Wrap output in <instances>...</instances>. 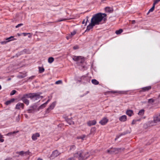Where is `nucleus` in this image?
Returning a JSON list of instances; mask_svg holds the SVG:
<instances>
[{
    "instance_id": "obj_49",
    "label": "nucleus",
    "mask_w": 160,
    "mask_h": 160,
    "mask_svg": "<svg viewBox=\"0 0 160 160\" xmlns=\"http://www.w3.org/2000/svg\"><path fill=\"white\" fill-rule=\"evenodd\" d=\"M22 34H23L24 36H25L28 34H30V33H22Z\"/></svg>"
},
{
    "instance_id": "obj_52",
    "label": "nucleus",
    "mask_w": 160,
    "mask_h": 160,
    "mask_svg": "<svg viewBox=\"0 0 160 160\" xmlns=\"http://www.w3.org/2000/svg\"><path fill=\"white\" fill-rule=\"evenodd\" d=\"M75 148V147L74 145H72L70 149H74Z\"/></svg>"
},
{
    "instance_id": "obj_48",
    "label": "nucleus",
    "mask_w": 160,
    "mask_h": 160,
    "mask_svg": "<svg viewBox=\"0 0 160 160\" xmlns=\"http://www.w3.org/2000/svg\"><path fill=\"white\" fill-rule=\"evenodd\" d=\"M73 48L74 50L77 49L78 48V46H75L73 47Z\"/></svg>"
},
{
    "instance_id": "obj_17",
    "label": "nucleus",
    "mask_w": 160,
    "mask_h": 160,
    "mask_svg": "<svg viewBox=\"0 0 160 160\" xmlns=\"http://www.w3.org/2000/svg\"><path fill=\"white\" fill-rule=\"evenodd\" d=\"M126 114L129 117H131L134 114L133 111L130 109L127 110Z\"/></svg>"
},
{
    "instance_id": "obj_59",
    "label": "nucleus",
    "mask_w": 160,
    "mask_h": 160,
    "mask_svg": "<svg viewBox=\"0 0 160 160\" xmlns=\"http://www.w3.org/2000/svg\"><path fill=\"white\" fill-rule=\"evenodd\" d=\"M38 160H42V159L38 158Z\"/></svg>"
},
{
    "instance_id": "obj_43",
    "label": "nucleus",
    "mask_w": 160,
    "mask_h": 160,
    "mask_svg": "<svg viewBox=\"0 0 160 160\" xmlns=\"http://www.w3.org/2000/svg\"><path fill=\"white\" fill-rule=\"evenodd\" d=\"M35 77V76H32L31 77L29 78L27 80L28 81L29 80H30L33 79Z\"/></svg>"
},
{
    "instance_id": "obj_44",
    "label": "nucleus",
    "mask_w": 160,
    "mask_h": 160,
    "mask_svg": "<svg viewBox=\"0 0 160 160\" xmlns=\"http://www.w3.org/2000/svg\"><path fill=\"white\" fill-rule=\"evenodd\" d=\"M20 116L19 115H18V116L16 118V120L17 122H18L20 121Z\"/></svg>"
},
{
    "instance_id": "obj_6",
    "label": "nucleus",
    "mask_w": 160,
    "mask_h": 160,
    "mask_svg": "<svg viewBox=\"0 0 160 160\" xmlns=\"http://www.w3.org/2000/svg\"><path fill=\"white\" fill-rule=\"evenodd\" d=\"M121 149V148H112L108 150L107 152L108 153L110 154H112L113 153L116 154L118 153L119 151Z\"/></svg>"
},
{
    "instance_id": "obj_3",
    "label": "nucleus",
    "mask_w": 160,
    "mask_h": 160,
    "mask_svg": "<svg viewBox=\"0 0 160 160\" xmlns=\"http://www.w3.org/2000/svg\"><path fill=\"white\" fill-rule=\"evenodd\" d=\"M153 118V120L148 122L149 124L151 126L156 125L158 122H160V114L155 115Z\"/></svg>"
},
{
    "instance_id": "obj_28",
    "label": "nucleus",
    "mask_w": 160,
    "mask_h": 160,
    "mask_svg": "<svg viewBox=\"0 0 160 160\" xmlns=\"http://www.w3.org/2000/svg\"><path fill=\"white\" fill-rule=\"evenodd\" d=\"M69 19L68 18H63L59 19L58 20L56 21V22H60L63 21H65L66 20L68 19Z\"/></svg>"
},
{
    "instance_id": "obj_19",
    "label": "nucleus",
    "mask_w": 160,
    "mask_h": 160,
    "mask_svg": "<svg viewBox=\"0 0 160 160\" xmlns=\"http://www.w3.org/2000/svg\"><path fill=\"white\" fill-rule=\"evenodd\" d=\"M145 112V110L144 109H141L140 110L138 113V114L140 117H141V118H143L142 117L143 116Z\"/></svg>"
},
{
    "instance_id": "obj_41",
    "label": "nucleus",
    "mask_w": 160,
    "mask_h": 160,
    "mask_svg": "<svg viewBox=\"0 0 160 160\" xmlns=\"http://www.w3.org/2000/svg\"><path fill=\"white\" fill-rule=\"evenodd\" d=\"M160 1V0H155L153 4L155 6V5L157 4Z\"/></svg>"
},
{
    "instance_id": "obj_2",
    "label": "nucleus",
    "mask_w": 160,
    "mask_h": 160,
    "mask_svg": "<svg viewBox=\"0 0 160 160\" xmlns=\"http://www.w3.org/2000/svg\"><path fill=\"white\" fill-rule=\"evenodd\" d=\"M88 152H83L82 151H79L75 153L74 157H78L79 160H85L89 156Z\"/></svg>"
},
{
    "instance_id": "obj_40",
    "label": "nucleus",
    "mask_w": 160,
    "mask_h": 160,
    "mask_svg": "<svg viewBox=\"0 0 160 160\" xmlns=\"http://www.w3.org/2000/svg\"><path fill=\"white\" fill-rule=\"evenodd\" d=\"M16 92V91L15 90H13L10 93L11 95H12L14 94Z\"/></svg>"
},
{
    "instance_id": "obj_46",
    "label": "nucleus",
    "mask_w": 160,
    "mask_h": 160,
    "mask_svg": "<svg viewBox=\"0 0 160 160\" xmlns=\"http://www.w3.org/2000/svg\"><path fill=\"white\" fill-rule=\"evenodd\" d=\"M11 101L10 100L6 102L5 104L6 105H8L9 104L11 103Z\"/></svg>"
},
{
    "instance_id": "obj_58",
    "label": "nucleus",
    "mask_w": 160,
    "mask_h": 160,
    "mask_svg": "<svg viewBox=\"0 0 160 160\" xmlns=\"http://www.w3.org/2000/svg\"><path fill=\"white\" fill-rule=\"evenodd\" d=\"M84 22H85V20H83V21H82V23L83 24H84Z\"/></svg>"
},
{
    "instance_id": "obj_31",
    "label": "nucleus",
    "mask_w": 160,
    "mask_h": 160,
    "mask_svg": "<svg viewBox=\"0 0 160 160\" xmlns=\"http://www.w3.org/2000/svg\"><path fill=\"white\" fill-rule=\"evenodd\" d=\"M123 30L122 29H120L119 30L116 31L115 33L116 34L118 35L121 34Z\"/></svg>"
},
{
    "instance_id": "obj_57",
    "label": "nucleus",
    "mask_w": 160,
    "mask_h": 160,
    "mask_svg": "<svg viewBox=\"0 0 160 160\" xmlns=\"http://www.w3.org/2000/svg\"><path fill=\"white\" fill-rule=\"evenodd\" d=\"M88 18H87V20H86V24L87 23V22H88Z\"/></svg>"
},
{
    "instance_id": "obj_54",
    "label": "nucleus",
    "mask_w": 160,
    "mask_h": 160,
    "mask_svg": "<svg viewBox=\"0 0 160 160\" xmlns=\"http://www.w3.org/2000/svg\"><path fill=\"white\" fill-rule=\"evenodd\" d=\"M132 24H134L135 23V20H132Z\"/></svg>"
},
{
    "instance_id": "obj_8",
    "label": "nucleus",
    "mask_w": 160,
    "mask_h": 160,
    "mask_svg": "<svg viewBox=\"0 0 160 160\" xmlns=\"http://www.w3.org/2000/svg\"><path fill=\"white\" fill-rule=\"evenodd\" d=\"M37 106L36 105H34L30 107V109L28 110V112L29 113H33L36 111Z\"/></svg>"
},
{
    "instance_id": "obj_60",
    "label": "nucleus",
    "mask_w": 160,
    "mask_h": 160,
    "mask_svg": "<svg viewBox=\"0 0 160 160\" xmlns=\"http://www.w3.org/2000/svg\"><path fill=\"white\" fill-rule=\"evenodd\" d=\"M11 80V78H9L8 79V81H9V80Z\"/></svg>"
},
{
    "instance_id": "obj_34",
    "label": "nucleus",
    "mask_w": 160,
    "mask_h": 160,
    "mask_svg": "<svg viewBox=\"0 0 160 160\" xmlns=\"http://www.w3.org/2000/svg\"><path fill=\"white\" fill-rule=\"evenodd\" d=\"M46 106V105L45 104V103H43V104L41 105L38 108V111L39 110V109H42V108H45Z\"/></svg>"
},
{
    "instance_id": "obj_61",
    "label": "nucleus",
    "mask_w": 160,
    "mask_h": 160,
    "mask_svg": "<svg viewBox=\"0 0 160 160\" xmlns=\"http://www.w3.org/2000/svg\"><path fill=\"white\" fill-rule=\"evenodd\" d=\"M1 89V86L0 85V90Z\"/></svg>"
},
{
    "instance_id": "obj_12",
    "label": "nucleus",
    "mask_w": 160,
    "mask_h": 160,
    "mask_svg": "<svg viewBox=\"0 0 160 160\" xmlns=\"http://www.w3.org/2000/svg\"><path fill=\"white\" fill-rule=\"evenodd\" d=\"M59 154L60 153L57 150H55L52 152L51 155V157L54 158L58 156Z\"/></svg>"
},
{
    "instance_id": "obj_18",
    "label": "nucleus",
    "mask_w": 160,
    "mask_h": 160,
    "mask_svg": "<svg viewBox=\"0 0 160 160\" xmlns=\"http://www.w3.org/2000/svg\"><path fill=\"white\" fill-rule=\"evenodd\" d=\"M151 86H148L142 88V91L143 92L148 91L151 89Z\"/></svg>"
},
{
    "instance_id": "obj_11",
    "label": "nucleus",
    "mask_w": 160,
    "mask_h": 160,
    "mask_svg": "<svg viewBox=\"0 0 160 160\" xmlns=\"http://www.w3.org/2000/svg\"><path fill=\"white\" fill-rule=\"evenodd\" d=\"M95 25H95L94 24L92 23V22L91 21V23H90L87 27L86 31H89Z\"/></svg>"
},
{
    "instance_id": "obj_21",
    "label": "nucleus",
    "mask_w": 160,
    "mask_h": 160,
    "mask_svg": "<svg viewBox=\"0 0 160 160\" xmlns=\"http://www.w3.org/2000/svg\"><path fill=\"white\" fill-rule=\"evenodd\" d=\"M6 40H7V41L8 42L16 40V39L14 38L13 36H11L8 38H7Z\"/></svg>"
},
{
    "instance_id": "obj_4",
    "label": "nucleus",
    "mask_w": 160,
    "mask_h": 160,
    "mask_svg": "<svg viewBox=\"0 0 160 160\" xmlns=\"http://www.w3.org/2000/svg\"><path fill=\"white\" fill-rule=\"evenodd\" d=\"M30 95V93L25 94L23 95L21 98V99L27 105H28L29 104V102L27 98H30V97H31Z\"/></svg>"
},
{
    "instance_id": "obj_42",
    "label": "nucleus",
    "mask_w": 160,
    "mask_h": 160,
    "mask_svg": "<svg viewBox=\"0 0 160 160\" xmlns=\"http://www.w3.org/2000/svg\"><path fill=\"white\" fill-rule=\"evenodd\" d=\"M62 82V81L61 80H58L55 83L56 84H61Z\"/></svg>"
},
{
    "instance_id": "obj_23",
    "label": "nucleus",
    "mask_w": 160,
    "mask_h": 160,
    "mask_svg": "<svg viewBox=\"0 0 160 160\" xmlns=\"http://www.w3.org/2000/svg\"><path fill=\"white\" fill-rule=\"evenodd\" d=\"M84 58L82 56H80V58H79V59L78 60L77 62L78 63H82L84 62Z\"/></svg>"
},
{
    "instance_id": "obj_25",
    "label": "nucleus",
    "mask_w": 160,
    "mask_h": 160,
    "mask_svg": "<svg viewBox=\"0 0 160 160\" xmlns=\"http://www.w3.org/2000/svg\"><path fill=\"white\" fill-rule=\"evenodd\" d=\"M86 137V135H83L82 136H78L77 137L78 139H81L82 140H84Z\"/></svg>"
},
{
    "instance_id": "obj_39",
    "label": "nucleus",
    "mask_w": 160,
    "mask_h": 160,
    "mask_svg": "<svg viewBox=\"0 0 160 160\" xmlns=\"http://www.w3.org/2000/svg\"><path fill=\"white\" fill-rule=\"evenodd\" d=\"M3 136L0 134V141L1 142H3L4 141V139H3Z\"/></svg>"
},
{
    "instance_id": "obj_56",
    "label": "nucleus",
    "mask_w": 160,
    "mask_h": 160,
    "mask_svg": "<svg viewBox=\"0 0 160 160\" xmlns=\"http://www.w3.org/2000/svg\"><path fill=\"white\" fill-rule=\"evenodd\" d=\"M31 37H32V36L31 35H29V36H28V37L29 38H31Z\"/></svg>"
},
{
    "instance_id": "obj_62",
    "label": "nucleus",
    "mask_w": 160,
    "mask_h": 160,
    "mask_svg": "<svg viewBox=\"0 0 160 160\" xmlns=\"http://www.w3.org/2000/svg\"><path fill=\"white\" fill-rule=\"evenodd\" d=\"M159 97H160V95H159Z\"/></svg>"
},
{
    "instance_id": "obj_16",
    "label": "nucleus",
    "mask_w": 160,
    "mask_h": 160,
    "mask_svg": "<svg viewBox=\"0 0 160 160\" xmlns=\"http://www.w3.org/2000/svg\"><path fill=\"white\" fill-rule=\"evenodd\" d=\"M127 119V116L125 115H123L120 117L119 120L122 122L126 121Z\"/></svg>"
},
{
    "instance_id": "obj_53",
    "label": "nucleus",
    "mask_w": 160,
    "mask_h": 160,
    "mask_svg": "<svg viewBox=\"0 0 160 160\" xmlns=\"http://www.w3.org/2000/svg\"><path fill=\"white\" fill-rule=\"evenodd\" d=\"M50 101V99H48L47 101L45 102V104L47 105V103Z\"/></svg>"
},
{
    "instance_id": "obj_35",
    "label": "nucleus",
    "mask_w": 160,
    "mask_h": 160,
    "mask_svg": "<svg viewBox=\"0 0 160 160\" xmlns=\"http://www.w3.org/2000/svg\"><path fill=\"white\" fill-rule=\"evenodd\" d=\"M39 72L41 73L44 72V69L43 68L39 67Z\"/></svg>"
},
{
    "instance_id": "obj_26",
    "label": "nucleus",
    "mask_w": 160,
    "mask_h": 160,
    "mask_svg": "<svg viewBox=\"0 0 160 160\" xmlns=\"http://www.w3.org/2000/svg\"><path fill=\"white\" fill-rule=\"evenodd\" d=\"M18 131H14L13 132H10L7 133L6 135L7 136H10L13 134H14L18 132Z\"/></svg>"
},
{
    "instance_id": "obj_20",
    "label": "nucleus",
    "mask_w": 160,
    "mask_h": 160,
    "mask_svg": "<svg viewBox=\"0 0 160 160\" xmlns=\"http://www.w3.org/2000/svg\"><path fill=\"white\" fill-rule=\"evenodd\" d=\"M105 10L106 12H111L113 11L112 8L109 7H106Z\"/></svg>"
},
{
    "instance_id": "obj_15",
    "label": "nucleus",
    "mask_w": 160,
    "mask_h": 160,
    "mask_svg": "<svg viewBox=\"0 0 160 160\" xmlns=\"http://www.w3.org/2000/svg\"><path fill=\"white\" fill-rule=\"evenodd\" d=\"M24 105L23 103L20 102L18 103L16 106V108L17 109H19L21 108L22 109L24 108Z\"/></svg>"
},
{
    "instance_id": "obj_7",
    "label": "nucleus",
    "mask_w": 160,
    "mask_h": 160,
    "mask_svg": "<svg viewBox=\"0 0 160 160\" xmlns=\"http://www.w3.org/2000/svg\"><path fill=\"white\" fill-rule=\"evenodd\" d=\"M56 104L55 102H53L46 111V113H49L51 110L53 109L56 105Z\"/></svg>"
},
{
    "instance_id": "obj_27",
    "label": "nucleus",
    "mask_w": 160,
    "mask_h": 160,
    "mask_svg": "<svg viewBox=\"0 0 160 160\" xmlns=\"http://www.w3.org/2000/svg\"><path fill=\"white\" fill-rule=\"evenodd\" d=\"M92 82L94 85H98L99 84V82L96 79H92Z\"/></svg>"
},
{
    "instance_id": "obj_33",
    "label": "nucleus",
    "mask_w": 160,
    "mask_h": 160,
    "mask_svg": "<svg viewBox=\"0 0 160 160\" xmlns=\"http://www.w3.org/2000/svg\"><path fill=\"white\" fill-rule=\"evenodd\" d=\"M26 76H27V74L26 73H25L24 74H23V75H18V77L20 78H22L25 77Z\"/></svg>"
},
{
    "instance_id": "obj_50",
    "label": "nucleus",
    "mask_w": 160,
    "mask_h": 160,
    "mask_svg": "<svg viewBox=\"0 0 160 160\" xmlns=\"http://www.w3.org/2000/svg\"><path fill=\"white\" fill-rule=\"evenodd\" d=\"M7 41H3V42H1V43L2 44H6L7 42Z\"/></svg>"
},
{
    "instance_id": "obj_29",
    "label": "nucleus",
    "mask_w": 160,
    "mask_h": 160,
    "mask_svg": "<svg viewBox=\"0 0 160 160\" xmlns=\"http://www.w3.org/2000/svg\"><path fill=\"white\" fill-rule=\"evenodd\" d=\"M54 60V59L52 57H50L48 58V62L50 63L52 62Z\"/></svg>"
},
{
    "instance_id": "obj_22",
    "label": "nucleus",
    "mask_w": 160,
    "mask_h": 160,
    "mask_svg": "<svg viewBox=\"0 0 160 160\" xmlns=\"http://www.w3.org/2000/svg\"><path fill=\"white\" fill-rule=\"evenodd\" d=\"M80 58V56H73L72 57V59L73 60L76 62H78V60L79 59V58Z\"/></svg>"
},
{
    "instance_id": "obj_24",
    "label": "nucleus",
    "mask_w": 160,
    "mask_h": 160,
    "mask_svg": "<svg viewBox=\"0 0 160 160\" xmlns=\"http://www.w3.org/2000/svg\"><path fill=\"white\" fill-rule=\"evenodd\" d=\"M67 122L70 125H72L74 124V122L72 121L71 119H67L66 120Z\"/></svg>"
},
{
    "instance_id": "obj_9",
    "label": "nucleus",
    "mask_w": 160,
    "mask_h": 160,
    "mask_svg": "<svg viewBox=\"0 0 160 160\" xmlns=\"http://www.w3.org/2000/svg\"><path fill=\"white\" fill-rule=\"evenodd\" d=\"M81 80L78 81L80 82H82L83 83H86L89 81V80L87 77L82 76L80 78Z\"/></svg>"
},
{
    "instance_id": "obj_10",
    "label": "nucleus",
    "mask_w": 160,
    "mask_h": 160,
    "mask_svg": "<svg viewBox=\"0 0 160 160\" xmlns=\"http://www.w3.org/2000/svg\"><path fill=\"white\" fill-rule=\"evenodd\" d=\"M108 122V119L106 118H104L99 123L102 125H104L106 124Z\"/></svg>"
},
{
    "instance_id": "obj_36",
    "label": "nucleus",
    "mask_w": 160,
    "mask_h": 160,
    "mask_svg": "<svg viewBox=\"0 0 160 160\" xmlns=\"http://www.w3.org/2000/svg\"><path fill=\"white\" fill-rule=\"evenodd\" d=\"M26 153V152H24L23 151H21L20 152H17V153L19 155H22L23 154H24L25 153Z\"/></svg>"
},
{
    "instance_id": "obj_45",
    "label": "nucleus",
    "mask_w": 160,
    "mask_h": 160,
    "mask_svg": "<svg viewBox=\"0 0 160 160\" xmlns=\"http://www.w3.org/2000/svg\"><path fill=\"white\" fill-rule=\"evenodd\" d=\"M23 25V24H22V23L19 24L16 26V28H18L22 26Z\"/></svg>"
},
{
    "instance_id": "obj_30",
    "label": "nucleus",
    "mask_w": 160,
    "mask_h": 160,
    "mask_svg": "<svg viewBox=\"0 0 160 160\" xmlns=\"http://www.w3.org/2000/svg\"><path fill=\"white\" fill-rule=\"evenodd\" d=\"M96 128L95 127H93V128H92L91 130L90 131V134H93L95 132H96Z\"/></svg>"
},
{
    "instance_id": "obj_32",
    "label": "nucleus",
    "mask_w": 160,
    "mask_h": 160,
    "mask_svg": "<svg viewBox=\"0 0 160 160\" xmlns=\"http://www.w3.org/2000/svg\"><path fill=\"white\" fill-rule=\"evenodd\" d=\"M155 101V100L153 98H151L148 99V102L149 104H152Z\"/></svg>"
},
{
    "instance_id": "obj_51",
    "label": "nucleus",
    "mask_w": 160,
    "mask_h": 160,
    "mask_svg": "<svg viewBox=\"0 0 160 160\" xmlns=\"http://www.w3.org/2000/svg\"><path fill=\"white\" fill-rule=\"evenodd\" d=\"M71 38L72 37H71L70 35H69L68 36H67L66 37L67 39H69V38Z\"/></svg>"
},
{
    "instance_id": "obj_1",
    "label": "nucleus",
    "mask_w": 160,
    "mask_h": 160,
    "mask_svg": "<svg viewBox=\"0 0 160 160\" xmlns=\"http://www.w3.org/2000/svg\"><path fill=\"white\" fill-rule=\"evenodd\" d=\"M107 15L105 13H99L93 15L91 19V21L95 25H98L103 20L106 19Z\"/></svg>"
},
{
    "instance_id": "obj_47",
    "label": "nucleus",
    "mask_w": 160,
    "mask_h": 160,
    "mask_svg": "<svg viewBox=\"0 0 160 160\" xmlns=\"http://www.w3.org/2000/svg\"><path fill=\"white\" fill-rule=\"evenodd\" d=\"M138 121V120H133L132 121V124H135L136 123V122H137V121Z\"/></svg>"
},
{
    "instance_id": "obj_55",
    "label": "nucleus",
    "mask_w": 160,
    "mask_h": 160,
    "mask_svg": "<svg viewBox=\"0 0 160 160\" xmlns=\"http://www.w3.org/2000/svg\"><path fill=\"white\" fill-rule=\"evenodd\" d=\"M17 34L18 36H21V34H19V33H17Z\"/></svg>"
},
{
    "instance_id": "obj_37",
    "label": "nucleus",
    "mask_w": 160,
    "mask_h": 160,
    "mask_svg": "<svg viewBox=\"0 0 160 160\" xmlns=\"http://www.w3.org/2000/svg\"><path fill=\"white\" fill-rule=\"evenodd\" d=\"M155 5L153 4V6L152 8L149 10L148 13H149L150 12H151L153 11L155 8Z\"/></svg>"
},
{
    "instance_id": "obj_13",
    "label": "nucleus",
    "mask_w": 160,
    "mask_h": 160,
    "mask_svg": "<svg viewBox=\"0 0 160 160\" xmlns=\"http://www.w3.org/2000/svg\"><path fill=\"white\" fill-rule=\"evenodd\" d=\"M97 123L96 120H93L89 121L87 122V125L88 126H90L92 125H95Z\"/></svg>"
},
{
    "instance_id": "obj_14",
    "label": "nucleus",
    "mask_w": 160,
    "mask_h": 160,
    "mask_svg": "<svg viewBox=\"0 0 160 160\" xmlns=\"http://www.w3.org/2000/svg\"><path fill=\"white\" fill-rule=\"evenodd\" d=\"M40 134L38 133H36L33 134L32 137L33 140L35 141L39 137Z\"/></svg>"
},
{
    "instance_id": "obj_5",
    "label": "nucleus",
    "mask_w": 160,
    "mask_h": 160,
    "mask_svg": "<svg viewBox=\"0 0 160 160\" xmlns=\"http://www.w3.org/2000/svg\"><path fill=\"white\" fill-rule=\"evenodd\" d=\"M30 96H31V97H30V99L33 101L35 102L36 100H38L40 98H42L43 97L41 96H40V94L36 93H30Z\"/></svg>"
},
{
    "instance_id": "obj_38",
    "label": "nucleus",
    "mask_w": 160,
    "mask_h": 160,
    "mask_svg": "<svg viewBox=\"0 0 160 160\" xmlns=\"http://www.w3.org/2000/svg\"><path fill=\"white\" fill-rule=\"evenodd\" d=\"M76 33V31L74 30L71 33V34H69L70 36L72 37L73 36L75 35Z\"/></svg>"
}]
</instances>
